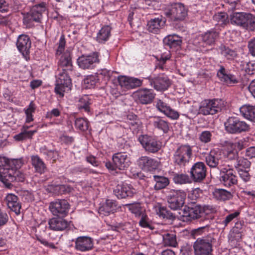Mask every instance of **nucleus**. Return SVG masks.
<instances>
[{
	"mask_svg": "<svg viewBox=\"0 0 255 255\" xmlns=\"http://www.w3.org/2000/svg\"><path fill=\"white\" fill-rule=\"evenodd\" d=\"M116 207V202L112 200L107 199L106 202L99 208V212L106 215L113 212Z\"/></svg>",
	"mask_w": 255,
	"mask_h": 255,
	"instance_id": "37",
	"label": "nucleus"
},
{
	"mask_svg": "<svg viewBox=\"0 0 255 255\" xmlns=\"http://www.w3.org/2000/svg\"><path fill=\"white\" fill-rule=\"evenodd\" d=\"M137 164L142 169L146 171L156 169L158 165L157 160L146 156L140 157L137 160Z\"/></svg>",
	"mask_w": 255,
	"mask_h": 255,
	"instance_id": "25",
	"label": "nucleus"
},
{
	"mask_svg": "<svg viewBox=\"0 0 255 255\" xmlns=\"http://www.w3.org/2000/svg\"><path fill=\"white\" fill-rule=\"evenodd\" d=\"M142 80L137 78L129 77V89H133L141 85Z\"/></svg>",
	"mask_w": 255,
	"mask_h": 255,
	"instance_id": "60",
	"label": "nucleus"
},
{
	"mask_svg": "<svg viewBox=\"0 0 255 255\" xmlns=\"http://www.w3.org/2000/svg\"><path fill=\"white\" fill-rule=\"evenodd\" d=\"M114 193L118 198L123 199L132 197L136 193V190L130 184L122 182L116 187Z\"/></svg>",
	"mask_w": 255,
	"mask_h": 255,
	"instance_id": "16",
	"label": "nucleus"
},
{
	"mask_svg": "<svg viewBox=\"0 0 255 255\" xmlns=\"http://www.w3.org/2000/svg\"><path fill=\"white\" fill-rule=\"evenodd\" d=\"M151 85L157 91H163L168 88L170 81L166 75L160 74L154 79Z\"/></svg>",
	"mask_w": 255,
	"mask_h": 255,
	"instance_id": "24",
	"label": "nucleus"
},
{
	"mask_svg": "<svg viewBox=\"0 0 255 255\" xmlns=\"http://www.w3.org/2000/svg\"><path fill=\"white\" fill-rule=\"evenodd\" d=\"M8 220V217L7 215L0 210V227L5 225Z\"/></svg>",
	"mask_w": 255,
	"mask_h": 255,
	"instance_id": "63",
	"label": "nucleus"
},
{
	"mask_svg": "<svg viewBox=\"0 0 255 255\" xmlns=\"http://www.w3.org/2000/svg\"><path fill=\"white\" fill-rule=\"evenodd\" d=\"M49 228L53 231H63L69 226L68 222L62 217H53L48 221Z\"/></svg>",
	"mask_w": 255,
	"mask_h": 255,
	"instance_id": "26",
	"label": "nucleus"
},
{
	"mask_svg": "<svg viewBox=\"0 0 255 255\" xmlns=\"http://www.w3.org/2000/svg\"><path fill=\"white\" fill-rule=\"evenodd\" d=\"M93 243L91 238L88 237H79L75 243V247L77 250L85 252L91 250Z\"/></svg>",
	"mask_w": 255,
	"mask_h": 255,
	"instance_id": "27",
	"label": "nucleus"
},
{
	"mask_svg": "<svg viewBox=\"0 0 255 255\" xmlns=\"http://www.w3.org/2000/svg\"><path fill=\"white\" fill-rule=\"evenodd\" d=\"M36 107L33 102H31L27 108L24 109L26 116L25 123H29L33 121V114L35 112Z\"/></svg>",
	"mask_w": 255,
	"mask_h": 255,
	"instance_id": "40",
	"label": "nucleus"
},
{
	"mask_svg": "<svg viewBox=\"0 0 255 255\" xmlns=\"http://www.w3.org/2000/svg\"><path fill=\"white\" fill-rule=\"evenodd\" d=\"M246 156L249 158H255V146L248 148L246 151Z\"/></svg>",
	"mask_w": 255,
	"mask_h": 255,
	"instance_id": "64",
	"label": "nucleus"
},
{
	"mask_svg": "<svg viewBox=\"0 0 255 255\" xmlns=\"http://www.w3.org/2000/svg\"><path fill=\"white\" fill-rule=\"evenodd\" d=\"M31 161L32 166L36 172L42 173L46 169V165L43 160L38 155H32Z\"/></svg>",
	"mask_w": 255,
	"mask_h": 255,
	"instance_id": "35",
	"label": "nucleus"
},
{
	"mask_svg": "<svg viewBox=\"0 0 255 255\" xmlns=\"http://www.w3.org/2000/svg\"><path fill=\"white\" fill-rule=\"evenodd\" d=\"M240 212L239 211H236L228 215L222 221V224L224 227H227L228 225L232 221L237 219L240 215Z\"/></svg>",
	"mask_w": 255,
	"mask_h": 255,
	"instance_id": "56",
	"label": "nucleus"
},
{
	"mask_svg": "<svg viewBox=\"0 0 255 255\" xmlns=\"http://www.w3.org/2000/svg\"><path fill=\"white\" fill-rule=\"evenodd\" d=\"M138 140L143 148L148 152L154 153L161 147V143L159 140L146 134L139 136Z\"/></svg>",
	"mask_w": 255,
	"mask_h": 255,
	"instance_id": "9",
	"label": "nucleus"
},
{
	"mask_svg": "<svg viewBox=\"0 0 255 255\" xmlns=\"http://www.w3.org/2000/svg\"><path fill=\"white\" fill-rule=\"evenodd\" d=\"M221 54L228 59H233L237 55L236 51L225 46L221 48Z\"/></svg>",
	"mask_w": 255,
	"mask_h": 255,
	"instance_id": "57",
	"label": "nucleus"
},
{
	"mask_svg": "<svg viewBox=\"0 0 255 255\" xmlns=\"http://www.w3.org/2000/svg\"><path fill=\"white\" fill-rule=\"evenodd\" d=\"M241 115L245 119L255 123V106L244 105L240 108Z\"/></svg>",
	"mask_w": 255,
	"mask_h": 255,
	"instance_id": "32",
	"label": "nucleus"
},
{
	"mask_svg": "<svg viewBox=\"0 0 255 255\" xmlns=\"http://www.w3.org/2000/svg\"><path fill=\"white\" fill-rule=\"evenodd\" d=\"M128 207L129 210L133 214L136 218H139L145 213L139 204H128L126 205Z\"/></svg>",
	"mask_w": 255,
	"mask_h": 255,
	"instance_id": "42",
	"label": "nucleus"
},
{
	"mask_svg": "<svg viewBox=\"0 0 255 255\" xmlns=\"http://www.w3.org/2000/svg\"><path fill=\"white\" fill-rule=\"evenodd\" d=\"M249 13L234 12L230 15V21L233 24L245 27Z\"/></svg>",
	"mask_w": 255,
	"mask_h": 255,
	"instance_id": "31",
	"label": "nucleus"
},
{
	"mask_svg": "<svg viewBox=\"0 0 255 255\" xmlns=\"http://www.w3.org/2000/svg\"><path fill=\"white\" fill-rule=\"evenodd\" d=\"M75 126L77 128L85 131L88 129L89 123L86 119L79 118L75 120Z\"/></svg>",
	"mask_w": 255,
	"mask_h": 255,
	"instance_id": "51",
	"label": "nucleus"
},
{
	"mask_svg": "<svg viewBox=\"0 0 255 255\" xmlns=\"http://www.w3.org/2000/svg\"><path fill=\"white\" fill-rule=\"evenodd\" d=\"M111 36V28L109 26L103 27L99 31L97 36V40L100 43L107 41Z\"/></svg>",
	"mask_w": 255,
	"mask_h": 255,
	"instance_id": "38",
	"label": "nucleus"
},
{
	"mask_svg": "<svg viewBox=\"0 0 255 255\" xmlns=\"http://www.w3.org/2000/svg\"><path fill=\"white\" fill-rule=\"evenodd\" d=\"M218 36V33L214 30H209L201 36L202 41L206 44L211 45L214 43Z\"/></svg>",
	"mask_w": 255,
	"mask_h": 255,
	"instance_id": "36",
	"label": "nucleus"
},
{
	"mask_svg": "<svg viewBox=\"0 0 255 255\" xmlns=\"http://www.w3.org/2000/svg\"><path fill=\"white\" fill-rule=\"evenodd\" d=\"M217 76L220 80L228 85H232L239 82L236 76L229 73L223 66H220L217 72Z\"/></svg>",
	"mask_w": 255,
	"mask_h": 255,
	"instance_id": "22",
	"label": "nucleus"
},
{
	"mask_svg": "<svg viewBox=\"0 0 255 255\" xmlns=\"http://www.w3.org/2000/svg\"><path fill=\"white\" fill-rule=\"evenodd\" d=\"M155 95L151 89H143L137 92L138 100L143 104L150 103L154 98Z\"/></svg>",
	"mask_w": 255,
	"mask_h": 255,
	"instance_id": "29",
	"label": "nucleus"
},
{
	"mask_svg": "<svg viewBox=\"0 0 255 255\" xmlns=\"http://www.w3.org/2000/svg\"><path fill=\"white\" fill-rule=\"evenodd\" d=\"M190 175L195 182H201L206 177V167L203 162H197L191 167Z\"/></svg>",
	"mask_w": 255,
	"mask_h": 255,
	"instance_id": "18",
	"label": "nucleus"
},
{
	"mask_svg": "<svg viewBox=\"0 0 255 255\" xmlns=\"http://www.w3.org/2000/svg\"><path fill=\"white\" fill-rule=\"evenodd\" d=\"M6 204L11 211L16 215L20 213L21 204L17 196L12 193H8L5 197Z\"/></svg>",
	"mask_w": 255,
	"mask_h": 255,
	"instance_id": "23",
	"label": "nucleus"
},
{
	"mask_svg": "<svg viewBox=\"0 0 255 255\" xmlns=\"http://www.w3.org/2000/svg\"><path fill=\"white\" fill-rule=\"evenodd\" d=\"M154 212L159 217L162 218H168L172 216V213L168 212L166 208L161 206L160 205H156L153 207Z\"/></svg>",
	"mask_w": 255,
	"mask_h": 255,
	"instance_id": "41",
	"label": "nucleus"
},
{
	"mask_svg": "<svg viewBox=\"0 0 255 255\" xmlns=\"http://www.w3.org/2000/svg\"><path fill=\"white\" fill-rule=\"evenodd\" d=\"M226 130L231 133H238L248 131L250 126L237 117H229L225 123Z\"/></svg>",
	"mask_w": 255,
	"mask_h": 255,
	"instance_id": "8",
	"label": "nucleus"
},
{
	"mask_svg": "<svg viewBox=\"0 0 255 255\" xmlns=\"http://www.w3.org/2000/svg\"><path fill=\"white\" fill-rule=\"evenodd\" d=\"M37 132V130L24 131L21 129V132L15 134L13 138L16 141H22L28 138H31L33 134Z\"/></svg>",
	"mask_w": 255,
	"mask_h": 255,
	"instance_id": "43",
	"label": "nucleus"
},
{
	"mask_svg": "<svg viewBox=\"0 0 255 255\" xmlns=\"http://www.w3.org/2000/svg\"><path fill=\"white\" fill-rule=\"evenodd\" d=\"M90 104V99L88 96L84 95L79 99L77 106L79 109H83L86 112H89Z\"/></svg>",
	"mask_w": 255,
	"mask_h": 255,
	"instance_id": "45",
	"label": "nucleus"
},
{
	"mask_svg": "<svg viewBox=\"0 0 255 255\" xmlns=\"http://www.w3.org/2000/svg\"><path fill=\"white\" fill-rule=\"evenodd\" d=\"M224 107L220 99L205 100L201 103L199 113L203 115H214L221 111Z\"/></svg>",
	"mask_w": 255,
	"mask_h": 255,
	"instance_id": "7",
	"label": "nucleus"
},
{
	"mask_svg": "<svg viewBox=\"0 0 255 255\" xmlns=\"http://www.w3.org/2000/svg\"><path fill=\"white\" fill-rule=\"evenodd\" d=\"M99 62L98 53L89 55H82L77 59L78 66L83 69L93 68Z\"/></svg>",
	"mask_w": 255,
	"mask_h": 255,
	"instance_id": "15",
	"label": "nucleus"
},
{
	"mask_svg": "<svg viewBox=\"0 0 255 255\" xmlns=\"http://www.w3.org/2000/svg\"><path fill=\"white\" fill-rule=\"evenodd\" d=\"M98 79L97 76L95 75H90L84 79V84L86 88L91 89L94 87Z\"/></svg>",
	"mask_w": 255,
	"mask_h": 255,
	"instance_id": "54",
	"label": "nucleus"
},
{
	"mask_svg": "<svg viewBox=\"0 0 255 255\" xmlns=\"http://www.w3.org/2000/svg\"><path fill=\"white\" fill-rule=\"evenodd\" d=\"M185 197L186 193L182 190L171 191L167 196L169 207L174 210L180 209L184 204Z\"/></svg>",
	"mask_w": 255,
	"mask_h": 255,
	"instance_id": "11",
	"label": "nucleus"
},
{
	"mask_svg": "<svg viewBox=\"0 0 255 255\" xmlns=\"http://www.w3.org/2000/svg\"><path fill=\"white\" fill-rule=\"evenodd\" d=\"M232 148L237 149V151L242 149L247 145V141L245 138L239 140L235 142H229V143Z\"/></svg>",
	"mask_w": 255,
	"mask_h": 255,
	"instance_id": "58",
	"label": "nucleus"
},
{
	"mask_svg": "<svg viewBox=\"0 0 255 255\" xmlns=\"http://www.w3.org/2000/svg\"><path fill=\"white\" fill-rule=\"evenodd\" d=\"M228 17L226 13L221 12L213 16V20L217 22V24L222 26L226 25L228 22Z\"/></svg>",
	"mask_w": 255,
	"mask_h": 255,
	"instance_id": "46",
	"label": "nucleus"
},
{
	"mask_svg": "<svg viewBox=\"0 0 255 255\" xmlns=\"http://www.w3.org/2000/svg\"><path fill=\"white\" fill-rule=\"evenodd\" d=\"M115 82H118L121 88L129 89V77L126 76H119L114 79Z\"/></svg>",
	"mask_w": 255,
	"mask_h": 255,
	"instance_id": "48",
	"label": "nucleus"
},
{
	"mask_svg": "<svg viewBox=\"0 0 255 255\" xmlns=\"http://www.w3.org/2000/svg\"><path fill=\"white\" fill-rule=\"evenodd\" d=\"M215 242L213 234L198 238L193 244L195 255H213V245Z\"/></svg>",
	"mask_w": 255,
	"mask_h": 255,
	"instance_id": "2",
	"label": "nucleus"
},
{
	"mask_svg": "<svg viewBox=\"0 0 255 255\" xmlns=\"http://www.w3.org/2000/svg\"><path fill=\"white\" fill-rule=\"evenodd\" d=\"M21 167H16L12 166L8 170L5 176H3V179L1 181L5 185H8L10 182L16 181L18 182H22L25 178L24 174L20 172L19 169Z\"/></svg>",
	"mask_w": 255,
	"mask_h": 255,
	"instance_id": "17",
	"label": "nucleus"
},
{
	"mask_svg": "<svg viewBox=\"0 0 255 255\" xmlns=\"http://www.w3.org/2000/svg\"><path fill=\"white\" fill-rule=\"evenodd\" d=\"M173 180L175 184H184L190 182L189 176L184 174L176 173L174 174Z\"/></svg>",
	"mask_w": 255,
	"mask_h": 255,
	"instance_id": "50",
	"label": "nucleus"
},
{
	"mask_svg": "<svg viewBox=\"0 0 255 255\" xmlns=\"http://www.w3.org/2000/svg\"><path fill=\"white\" fill-rule=\"evenodd\" d=\"M59 73L56 76L55 92L63 97L64 93L70 91L72 87L68 72L73 70L71 53L67 49L59 58L58 62Z\"/></svg>",
	"mask_w": 255,
	"mask_h": 255,
	"instance_id": "1",
	"label": "nucleus"
},
{
	"mask_svg": "<svg viewBox=\"0 0 255 255\" xmlns=\"http://www.w3.org/2000/svg\"><path fill=\"white\" fill-rule=\"evenodd\" d=\"M251 162L246 158H238L234 163V167L237 171L246 170L250 167Z\"/></svg>",
	"mask_w": 255,
	"mask_h": 255,
	"instance_id": "39",
	"label": "nucleus"
},
{
	"mask_svg": "<svg viewBox=\"0 0 255 255\" xmlns=\"http://www.w3.org/2000/svg\"><path fill=\"white\" fill-rule=\"evenodd\" d=\"M31 42L29 37L26 34L20 35L16 42V46L19 51L23 55H27L29 53Z\"/></svg>",
	"mask_w": 255,
	"mask_h": 255,
	"instance_id": "21",
	"label": "nucleus"
},
{
	"mask_svg": "<svg viewBox=\"0 0 255 255\" xmlns=\"http://www.w3.org/2000/svg\"><path fill=\"white\" fill-rule=\"evenodd\" d=\"M221 171L220 180L226 187H231L237 183V177L235 172L229 165L221 166L219 167Z\"/></svg>",
	"mask_w": 255,
	"mask_h": 255,
	"instance_id": "14",
	"label": "nucleus"
},
{
	"mask_svg": "<svg viewBox=\"0 0 255 255\" xmlns=\"http://www.w3.org/2000/svg\"><path fill=\"white\" fill-rule=\"evenodd\" d=\"M163 243L166 246L176 247L177 245L176 236L172 234L166 233L163 235Z\"/></svg>",
	"mask_w": 255,
	"mask_h": 255,
	"instance_id": "44",
	"label": "nucleus"
},
{
	"mask_svg": "<svg viewBox=\"0 0 255 255\" xmlns=\"http://www.w3.org/2000/svg\"><path fill=\"white\" fill-rule=\"evenodd\" d=\"M248 48L252 55L255 56V38L250 40L248 42Z\"/></svg>",
	"mask_w": 255,
	"mask_h": 255,
	"instance_id": "62",
	"label": "nucleus"
},
{
	"mask_svg": "<svg viewBox=\"0 0 255 255\" xmlns=\"http://www.w3.org/2000/svg\"><path fill=\"white\" fill-rule=\"evenodd\" d=\"M44 154L46 155L48 159H52L53 161L56 160L58 157V152L56 150H49L44 152Z\"/></svg>",
	"mask_w": 255,
	"mask_h": 255,
	"instance_id": "61",
	"label": "nucleus"
},
{
	"mask_svg": "<svg viewBox=\"0 0 255 255\" xmlns=\"http://www.w3.org/2000/svg\"><path fill=\"white\" fill-rule=\"evenodd\" d=\"M163 41L170 47L180 46L182 43L181 37L176 34L169 35L166 36Z\"/></svg>",
	"mask_w": 255,
	"mask_h": 255,
	"instance_id": "34",
	"label": "nucleus"
},
{
	"mask_svg": "<svg viewBox=\"0 0 255 255\" xmlns=\"http://www.w3.org/2000/svg\"><path fill=\"white\" fill-rule=\"evenodd\" d=\"M23 164L24 160L22 158L9 159L0 155V181L2 180L3 176L6 175L12 166L17 168L21 167Z\"/></svg>",
	"mask_w": 255,
	"mask_h": 255,
	"instance_id": "13",
	"label": "nucleus"
},
{
	"mask_svg": "<svg viewBox=\"0 0 255 255\" xmlns=\"http://www.w3.org/2000/svg\"><path fill=\"white\" fill-rule=\"evenodd\" d=\"M45 10V3H44L32 6L30 11L24 16L23 22L30 26L33 21L40 22L42 18V14Z\"/></svg>",
	"mask_w": 255,
	"mask_h": 255,
	"instance_id": "12",
	"label": "nucleus"
},
{
	"mask_svg": "<svg viewBox=\"0 0 255 255\" xmlns=\"http://www.w3.org/2000/svg\"><path fill=\"white\" fill-rule=\"evenodd\" d=\"M155 103V106L157 110L166 117L174 120L178 119L179 117L178 112L172 109L166 103L160 99H157Z\"/></svg>",
	"mask_w": 255,
	"mask_h": 255,
	"instance_id": "19",
	"label": "nucleus"
},
{
	"mask_svg": "<svg viewBox=\"0 0 255 255\" xmlns=\"http://www.w3.org/2000/svg\"><path fill=\"white\" fill-rule=\"evenodd\" d=\"M139 218H140L139 225L140 227L144 228H148L151 230L153 229L151 222L145 213L142 214Z\"/></svg>",
	"mask_w": 255,
	"mask_h": 255,
	"instance_id": "53",
	"label": "nucleus"
},
{
	"mask_svg": "<svg viewBox=\"0 0 255 255\" xmlns=\"http://www.w3.org/2000/svg\"><path fill=\"white\" fill-rule=\"evenodd\" d=\"M65 43L66 41L64 37L63 36H61L58 43V46L56 53L57 55H62V54L65 51H64Z\"/></svg>",
	"mask_w": 255,
	"mask_h": 255,
	"instance_id": "59",
	"label": "nucleus"
},
{
	"mask_svg": "<svg viewBox=\"0 0 255 255\" xmlns=\"http://www.w3.org/2000/svg\"><path fill=\"white\" fill-rule=\"evenodd\" d=\"M244 28L250 31H255V15L249 13Z\"/></svg>",
	"mask_w": 255,
	"mask_h": 255,
	"instance_id": "55",
	"label": "nucleus"
},
{
	"mask_svg": "<svg viewBox=\"0 0 255 255\" xmlns=\"http://www.w3.org/2000/svg\"><path fill=\"white\" fill-rule=\"evenodd\" d=\"M214 195L218 199L223 201L229 200L232 197L231 193L224 189L216 190Z\"/></svg>",
	"mask_w": 255,
	"mask_h": 255,
	"instance_id": "49",
	"label": "nucleus"
},
{
	"mask_svg": "<svg viewBox=\"0 0 255 255\" xmlns=\"http://www.w3.org/2000/svg\"><path fill=\"white\" fill-rule=\"evenodd\" d=\"M164 13L171 21L183 20L187 14V11L184 5L181 3H174L166 7Z\"/></svg>",
	"mask_w": 255,
	"mask_h": 255,
	"instance_id": "4",
	"label": "nucleus"
},
{
	"mask_svg": "<svg viewBox=\"0 0 255 255\" xmlns=\"http://www.w3.org/2000/svg\"><path fill=\"white\" fill-rule=\"evenodd\" d=\"M206 164L211 168H218L221 166V154L218 151L213 149L209 152L205 153L204 155Z\"/></svg>",
	"mask_w": 255,
	"mask_h": 255,
	"instance_id": "20",
	"label": "nucleus"
},
{
	"mask_svg": "<svg viewBox=\"0 0 255 255\" xmlns=\"http://www.w3.org/2000/svg\"><path fill=\"white\" fill-rule=\"evenodd\" d=\"M225 156L229 160H237L238 157V151L237 149L232 148V146H231V145L228 143L227 145L226 150L225 152Z\"/></svg>",
	"mask_w": 255,
	"mask_h": 255,
	"instance_id": "47",
	"label": "nucleus"
},
{
	"mask_svg": "<svg viewBox=\"0 0 255 255\" xmlns=\"http://www.w3.org/2000/svg\"><path fill=\"white\" fill-rule=\"evenodd\" d=\"M113 163L107 162L106 167L109 170H114L116 169L122 170L128 167L130 165V158L126 152H118L115 153L112 157Z\"/></svg>",
	"mask_w": 255,
	"mask_h": 255,
	"instance_id": "6",
	"label": "nucleus"
},
{
	"mask_svg": "<svg viewBox=\"0 0 255 255\" xmlns=\"http://www.w3.org/2000/svg\"><path fill=\"white\" fill-rule=\"evenodd\" d=\"M150 122L155 128L162 131L164 133H167L169 130L170 124L160 117H151Z\"/></svg>",
	"mask_w": 255,
	"mask_h": 255,
	"instance_id": "28",
	"label": "nucleus"
},
{
	"mask_svg": "<svg viewBox=\"0 0 255 255\" xmlns=\"http://www.w3.org/2000/svg\"><path fill=\"white\" fill-rule=\"evenodd\" d=\"M49 210L53 216L64 218L70 209V205L65 200H56L50 203Z\"/></svg>",
	"mask_w": 255,
	"mask_h": 255,
	"instance_id": "10",
	"label": "nucleus"
},
{
	"mask_svg": "<svg viewBox=\"0 0 255 255\" xmlns=\"http://www.w3.org/2000/svg\"><path fill=\"white\" fill-rule=\"evenodd\" d=\"M212 136V132L204 130L199 134V139L203 143H208L211 141Z\"/></svg>",
	"mask_w": 255,
	"mask_h": 255,
	"instance_id": "52",
	"label": "nucleus"
},
{
	"mask_svg": "<svg viewBox=\"0 0 255 255\" xmlns=\"http://www.w3.org/2000/svg\"><path fill=\"white\" fill-rule=\"evenodd\" d=\"M210 210L209 206L196 205L191 207L185 206L180 213V220L183 222H188L197 219L208 214Z\"/></svg>",
	"mask_w": 255,
	"mask_h": 255,
	"instance_id": "3",
	"label": "nucleus"
},
{
	"mask_svg": "<svg viewBox=\"0 0 255 255\" xmlns=\"http://www.w3.org/2000/svg\"><path fill=\"white\" fill-rule=\"evenodd\" d=\"M165 21L161 17L151 19L147 23V28L149 32L157 33L164 26Z\"/></svg>",
	"mask_w": 255,
	"mask_h": 255,
	"instance_id": "30",
	"label": "nucleus"
},
{
	"mask_svg": "<svg viewBox=\"0 0 255 255\" xmlns=\"http://www.w3.org/2000/svg\"><path fill=\"white\" fill-rule=\"evenodd\" d=\"M153 188L155 190H159L165 188L170 183L168 178L161 175H153Z\"/></svg>",
	"mask_w": 255,
	"mask_h": 255,
	"instance_id": "33",
	"label": "nucleus"
},
{
	"mask_svg": "<svg viewBox=\"0 0 255 255\" xmlns=\"http://www.w3.org/2000/svg\"><path fill=\"white\" fill-rule=\"evenodd\" d=\"M192 149L188 145H183L179 147L175 151L173 155V161L175 164L180 167L187 165L191 158Z\"/></svg>",
	"mask_w": 255,
	"mask_h": 255,
	"instance_id": "5",
	"label": "nucleus"
}]
</instances>
